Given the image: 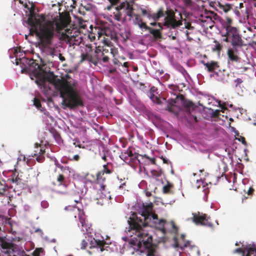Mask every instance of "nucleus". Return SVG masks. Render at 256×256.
<instances>
[{
	"label": "nucleus",
	"instance_id": "f257e3e1",
	"mask_svg": "<svg viewBox=\"0 0 256 256\" xmlns=\"http://www.w3.org/2000/svg\"><path fill=\"white\" fill-rule=\"evenodd\" d=\"M140 212V217L134 212H130L126 216L128 227L126 228V236L122 237V239L130 242L124 244V248H128L127 250L131 254L135 252H142L140 249L142 246L146 248L151 246L152 235L149 232L148 226L164 230L166 222L159 220L157 215L153 212L152 202L146 204L142 203Z\"/></svg>",
	"mask_w": 256,
	"mask_h": 256
},
{
	"label": "nucleus",
	"instance_id": "f03ea898",
	"mask_svg": "<svg viewBox=\"0 0 256 256\" xmlns=\"http://www.w3.org/2000/svg\"><path fill=\"white\" fill-rule=\"evenodd\" d=\"M30 27V34H34L38 42L36 46L40 48L44 56H56V50L52 46L53 39L56 36H68L70 30L66 28L65 20L56 16H44L42 14L31 16L28 19Z\"/></svg>",
	"mask_w": 256,
	"mask_h": 256
},
{
	"label": "nucleus",
	"instance_id": "7ed1b4c3",
	"mask_svg": "<svg viewBox=\"0 0 256 256\" xmlns=\"http://www.w3.org/2000/svg\"><path fill=\"white\" fill-rule=\"evenodd\" d=\"M78 82L75 80L68 76L63 82H60L56 86L62 98V104L70 108H74L84 106L77 90Z\"/></svg>",
	"mask_w": 256,
	"mask_h": 256
},
{
	"label": "nucleus",
	"instance_id": "20e7f679",
	"mask_svg": "<svg viewBox=\"0 0 256 256\" xmlns=\"http://www.w3.org/2000/svg\"><path fill=\"white\" fill-rule=\"evenodd\" d=\"M149 20L150 24L154 26H158L159 31L163 28L175 29L180 24L173 16L172 14L164 11L162 8H160L156 12H152L150 15Z\"/></svg>",
	"mask_w": 256,
	"mask_h": 256
},
{
	"label": "nucleus",
	"instance_id": "39448f33",
	"mask_svg": "<svg viewBox=\"0 0 256 256\" xmlns=\"http://www.w3.org/2000/svg\"><path fill=\"white\" fill-rule=\"evenodd\" d=\"M120 10H124L126 15L129 17L130 20H132L134 24L137 26L142 32H148L152 34L155 38H160L161 34L158 30H155L148 26L145 22L142 21V18L138 14H134L132 4L126 1L120 2L118 8Z\"/></svg>",
	"mask_w": 256,
	"mask_h": 256
},
{
	"label": "nucleus",
	"instance_id": "423d86ee",
	"mask_svg": "<svg viewBox=\"0 0 256 256\" xmlns=\"http://www.w3.org/2000/svg\"><path fill=\"white\" fill-rule=\"evenodd\" d=\"M222 34L224 37L223 41L230 42L232 46L238 48L244 46V42L236 27L232 26L230 24H226L224 26Z\"/></svg>",
	"mask_w": 256,
	"mask_h": 256
},
{
	"label": "nucleus",
	"instance_id": "0eeeda50",
	"mask_svg": "<svg viewBox=\"0 0 256 256\" xmlns=\"http://www.w3.org/2000/svg\"><path fill=\"white\" fill-rule=\"evenodd\" d=\"M0 250L7 256H40L42 248H37L31 254H27L24 250H18L16 246L12 243L2 242Z\"/></svg>",
	"mask_w": 256,
	"mask_h": 256
},
{
	"label": "nucleus",
	"instance_id": "6e6552de",
	"mask_svg": "<svg viewBox=\"0 0 256 256\" xmlns=\"http://www.w3.org/2000/svg\"><path fill=\"white\" fill-rule=\"evenodd\" d=\"M202 63L204 66V70L210 73V78L219 82L224 81L225 76L223 72L219 70V66L216 62L211 60L205 62L202 60Z\"/></svg>",
	"mask_w": 256,
	"mask_h": 256
},
{
	"label": "nucleus",
	"instance_id": "1a4fd4ad",
	"mask_svg": "<svg viewBox=\"0 0 256 256\" xmlns=\"http://www.w3.org/2000/svg\"><path fill=\"white\" fill-rule=\"evenodd\" d=\"M242 47L236 48L232 46L228 50L227 54L228 58V60L232 62H235L236 67L238 69H241V72L246 71L248 68L246 65L248 63L247 61L242 60L238 57V54L241 50Z\"/></svg>",
	"mask_w": 256,
	"mask_h": 256
},
{
	"label": "nucleus",
	"instance_id": "9d476101",
	"mask_svg": "<svg viewBox=\"0 0 256 256\" xmlns=\"http://www.w3.org/2000/svg\"><path fill=\"white\" fill-rule=\"evenodd\" d=\"M12 52H14L15 54H16L15 56L16 65L20 64L22 63H24V61L26 62H28V66L30 67V70L33 72L35 76L39 74L40 72L43 70L40 65H39L38 63H36L33 60H28L24 59L23 58H18V54L16 49L12 50Z\"/></svg>",
	"mask_w": 256,
	"mask_h": 256
},
{
	"label": "nucleus",
	"instance_id": "9b49d317",
	"mask_svg": "<svg viewBox=\"0 0 256 256\" xmlns=\"http://www.w3.org/2000/svg\"><path fill=\"white\" fill-rule=\"evenodd\" d=\"M166 90L168 92V101L170 104H174L179 99L182 101L183 98L180 96V89L177 85L169 84Z\"/></svg>",
	"mask_w": 256,
	"mask_h": 256
},
{
	"label": "nucleus",
	"instance_id": "f8f14e48",
	"mask_svg": "<svg viewBox=\"0 0 256 256\" xmlns=\"http://www.w3.org/2000/svg\"><path fill=\"white\" fill-rule=\"evenodd\" d=\"M72 209L74 211L78 212V216L80 224H81L82 230L84 231L83 228L84 226L86 230H88L90 228V226L88 224V222L86 219V216L83 210H81L79 208L72 207L70 206H66L64 208V210H72Z\"/></svg>",
	"mask_w": 256,
	"mask_h": 256
},
{
	"label": "nucleus",
	"instance_id": "ddd939ff",
	"mask_svg": "<svg viewBox=\"0 0 256 256\" xmlns=\"http://www.w3.org/2000/svg\"><path fill=\"white\" fill-rule=\"evenodd\" d=\"M243 248H236L234 252L242 254L243 256H256V245L254 244L246 246L242 244Z\"/></svg>",
	"mask_w": 256,
	"mask_h": 256
},
{
	"label": "nucleus",
	"instance_id": "4468645a",
	"mask_svg": "<svg viewBox=\"0 0 256 256\" xmlns=\"http://www.w3.org/2000/svg\"><path fill=\"white\" fill-rule=\"evenodd\" d=\"M193 215V222L196 225H202L206 226H212V224L208 220L209 217L206 214H192Z\"/></svg>",
	"mask_w": 256,
	"mask_h": 256
},
{
	"label": "nucleus",
	"instance_id": "2eb2a0df",
	"mask_svg": "<svg viewBox=\"0 0 256 256\" xmlns=\"http://www.w3.org/2000/svg\"><path fill=\"white\" fill-rule=\"evenodd\" d=\"M213 105L218 106L220 107L221 108L220 111H222V112H224V111L227 110V106H229L231 108H234V106L232 104H226V102H223V104H221V101L218 100H216L215 102L212 104ZM212 110V115L214 116H218L220 114V110Z\"/></svg>",
	"mask_w": 256,
	"mask_h": 256
},
{
	"label": "nucleus",
	"instance_id": "dca6fc26",
	"mask_svg": "<svg viewBox=\"0 0 256 256\" xmlns=\"http://www.w3.org/2000/svg\"><path fill=\"white\" fill-rule=\"evenodd\" d=\"M100 186V190L98 192L96 197V199L102 200L104 201L108 202L109 200L111 198L109 192L105 194L104 188L105 186L102 184Z\"/></svg>",
	"mask_w": 256,
	"mask_h": 256
},
{
	"label": "nucleus",
	"instance_id": "f3484780",
	"mask_svg": "<svg viewBox=\"0 0 256 256\" xmlns=\"http://www.w3.org/2000/svg\"><path fill=\"white\" fill-rule=\"evenodd\" d=\"M12 6L13 8L18 10L21 8L24 9V10L26 8L28 10H30V12L31 13V10H30V8L28 6V5L26 2H24L22 0H14V2H12Z\"/></svg>",
	"mask_w": 256,
	"mask_h": 256
},
{
	"label": "nucleus",
	"instance_id": "a211bd4d",
	"mask_svg": "<svg viewBox=\"0 0 256 256\" xmlns=\"http://www.w3.org/2000/svg\"><path fill=\"white\" fill-rule=\"evenodd\" d=\"M184 238H185V234H182L181 235V238L184 244H181L180 242H179L176 238H174V246L176 248H180V250H183L185 248L188 247L190 245V242L186 241L184 242Z\"/></svg>",
	"mask_w": 256,
	"mask_h": 256
},
{
	"label": "nucleus",
	"instance_id": "6ab92c4d",
	"mask_svg": "<svg viewBox=\"0 0 256 256\" xmlns=\"http://www.w3.org/2000/svg\"><path fill=\"white\" fill-rule=\"evenodd\" d=\"M133 156L132 152L131 150H127L124 152H122L120 156L122 160L126 162H130Z\"/></svg>",
	"mask_w": 256,
	"mask_h": 256
},
{
	"label": "nucleus",
	"instance_id": "aec40b11",
	"mask_svg": "<svg viewBox=\"0 0 256 256\" xmlns=\"http://www.w3.org/2000/svg\"><path fill=\"white\" fill-rule=\"evenodd\" d=\"M34 105L41 112H44V114L46 116L50 117V118H52V117L51 116H49V112L46 110L42 106V104H40V100L36 98H34Z\"/></svg>",
	"mask_w": 256,
	"mask_h": 256
},
{
	"label": "nucleus",
	"instance_id": "412c9836",
	"mask_svg": "<svg viewBox=\"0 0 256 256\" xmlns=\"http://www.w3.org/2000/svg\"><path fill=\"white\" fill-rule=\"evenodd\" d=\"M114 64H117L120 67V70L124 74H126L128 72V62H126L122 64L120 62L118 61L114 62Z\"/></svg>",
	"mask_w": 256,
	"mask_h": 256
},
{
	"label": "nucleus",
	"instance_id": "4be33fe9",
	"mask_svg": "<svg viewBox=\"0 0 256 256\" xmlns=\"http://www.w3.org/2000/svg\"><path fill=\"white\" fill-rule=\"evenodd\" d=\"M35 150H34V155L37 156L39 154H44L45 152L44 146L38 145V144H35Z\"/></svg>",
	"mask_w": 256,
	"mask_h": 256
},
{
	"label": "nucleus",
	"instance_id": "5701e85b",
	"mask_svg": "<svg viewBox=\"0 0 256 256\" xmlns=\"http://www.w3.org/2000/svg\"><path fill=\"white\" fill-rule=\"evenodd\" d=\"M174 68L176 70L181 73L185 78H186V76H188L186 70L180 64H176L174 66Z\"/></svg>",
	"mask_w": 256,
	"mask_h": 256
},
{
	"label": "nucleus",
	"instance_id": "b1692460",
	"mask_svg": "<svg viewBox=\"0 0 256 256\" xmlns=\"http://www.w3.org/2000/svg\"><path fill=\"white\" fill-rule=\"evenodd\" d=\"M148 96L150 98V100L154 103L159 104L161 102V100L160 98H159L158 94H156L154 93L151 94H148Z\"/></svg>",
	"mask_w": 256,
	"mask_h": 256
},
{
	"label": "nucleus",
	"instance_id": "393cba45",
	"mask_svg": "<svg viewBox=\"0 0 256 256\" xmlns=\"http://www.w3.org/2000/svg\"><path fill=\"white\" fill-rule=\"evenodd\" d=\"M201 185L202 186V188H204V190H206L207 188H206V185H208V184L206 183H204V181L202 180V179H200V180L197 179L196 180V182L194 186L197 188H200Z\"/></svg>",
	"mask_w": 256,
	"mask_h": 256
},
{
	"label": "nucleus",
	"instance_id": "a878e982",
	"mask_svg": "<svg viewBox=\"0 0 256 256\" xmlns=\"http://www.w3.org/2000/svg\"><path fill=\"white\" fill-rule=\"evenodd\" d=\"M248 18L249 16L247 14L245 17L240 18L239 20V22L240 23L242 24L245 27H247V25H250V22H248Z\"/></svg>",
	"mask_w": 256,
	"mask_h": 256
},
{
	"label": "nucleus",
	"instance_id": "bb28decb",
	"mask_svg": "<svg viewBox=\"0 0 256 256\" xmlns=\"http://www.w3.org/2000/svg\"><path fill=\"white\" fill-rule=\"evenodd\" d=\"M52 159L54 160L56 166L57 168H60L62 171L64 172L66 170H68V167L64 166L62 165H61L60 164H59L58 160H56V158H52Z\"/></svg>",
	"mask_w": 256,
	"mask_h": 256
},
{
	"label": "nucleus",
	"instance_id": "cd10ccee",
	"mask_svg": "<svg viewBox=\"0 0 256 256\" xmlns=\"http://www.w3.org/2000/svg\"><path fill=\"white\" fill-rule=\"evenodd\" d=\"M173 186L170 184H168L167 185L163 187V192L164 194H168L172 192V188Z\"/></svg>",
	"mask_w": 256,
	"mask_h": 256
},
{
	"label": "nucleus",
	"instance_id": "c85d7f7f",
	"mask_svg": "<svg viewBox=\"0 0 256 256\" xmlns=\"http://www.w3.org/2000/svg\"><path fill=\"white\" fill-rule=\"evenodd\" d=\"M64 179V177L62 174H60L58 176L57 178V181L58 182V186H62L64 188H66V186L64 184H62V180Z\"/></svg>",
	"mask_w": 256,
	"mask_h": 256
},
{
	"label": "nucleus",
	"instance_id": "c756f323",
	"mask_svg": "<svg viewBox=\"0 0 256 256\" xmlns=\"http://www.w3.org/2000/svg\"><path fill=\"white\" fill-rule=\"evenodd\" d=\"M81 58L80 62H82L86 60L91 62L92 57L87 54H82L81 55Z\"/></svg>",
	"mask_w": 256,
	"mask_h": 256
},
{
	"label": "nucleus",
	"instance_id": "7c9ffc66",
	"mask_svg": "<svg viewBox=\"0 0 256 256\" xmlns=\"http://www.w3.org/2000/svg\"><path fill=\"white\" fill-rule=\"evenodd\" d=\"M6 186L5 185L4 182L3 183L0 182V195L2 196L4 194V192L6 190Z\"/></svg>",
	"mask_w": 256,
	"mask_h": 256
},
{
	"label": "nucleus",
	"instance_id": "2f4dec72",
	"mask_svg": "<svg viewBox=\"0 0 256 256\" xmlns=\"http://www.w3.org/2000/svg\"><path fill=\"white\" fill-rule=\"evenodd\" d=\"M104 174H102V173L100 172L97 175V181L98 183L100 184V185L102 184L101 182H103L105 180V178L104 176Z\"/></svg>",
	"mask_w": 256,
	"mask_h": 256
},
{
	"label": "nucleus",
	"instance_id": "473e14b6",
	"mask_svg": "<svg viewBox=\"0 0 256 256\" xmlns=\"http://www.w3.org/2000/svg\"><path fill=\"white\" fill-rule=\"evenodd\" d=\"M142 13L144 16H146L148 20H149L150 16H149L150 15H151L152 11L146 10L144 8H141L140 9Z\"/></svg>",
	"mask_w": 256,
	"mask_h": 256
},
{
	"label": "nucleus",
	"instance_id": "72a5a7b5",
	"mask_svg": "<svg viewBox=\"0 0 256 256\" xmlns=\"http://www.w3.org/2000/svg\"><path fill=\"white\" fill-rule=\"evenodd\" d=\"M100 36V34L98 32L96 34L92 33L88 35V37L91 41H94L95 40H96V37L98 38V39H99Z\"/></svg>",
	"mask_w": 256,
	"mask_h": 256
},
{
	"label": "nucleus",
	"instance_id": "f704fd0d",
	"mask_svg": "<svg viewBox=\"0 0 256 256\" xmlns=\"http://www.w3.org/2000/svg\"><path fill=\"white\" fill-rule=\"evenodd\" d=\"M108 163L107 164L104 165L103 170L101 172L102 173V174H110L112 173V171L108 167Z\"/></svg>",
	"mask_w": 256,
	"mask_h": 256
},
{
	"label": "nucleus",
	"instance_id": "c9c22d12",
	"mask_svg": "<svg viewBox=\"0 0 256 256\" xmlns=\"http://www.w3.org/2000/svg\"><path fill=\"white\" fill-rule=\"evenodd\" d=\"M220 8L224 12H228L230 9L231 6L230 4L222 5L220 4Z\"/></svg>",
	"mask_w": 256,
	"mask_h": 256
},
{
	"label": "nucleus",
	"instance_id": "e433bc0d",
	"mask_svg": "<svg viewBox=\"0 0 256 256\" xmlns=\"http://www.w3.org/2000/svg\"><path fill=\"white\" fill-rule=\"evenodd\" d=\"M36 156V160L39 162H43L44 160V156H43V154H39Z\"/></svg>",
	"mask_w": 256,
	"mask_h": 256
},
{
	"label": "nucleus",
	"instance_id": "4c0bfd02",
	"mask_svg": "<svg viewBox=\"0 0 256 256\" xmlns=\"http://www.w3.org/2000/svg\"><path fill=\"white\" fill-rule=\"evenodd\" d=\"M89 242L88 240V236H86V240H82V248H84L88 244Z\"/></svg>",
	"mask_w": 256,
	"mask_h": 256
},
{
	"label": "nucleus",
	"instance_id": "58836bf2",
	"mask_svg": "<svg viewBox=\"0 0 256 256\" xmlns=\"http://www.w3.org/2000/svg\"><path fill=\"white\" fill-rule=\"evenodd\" d=\"M41 207L43 208H46L48 207V202L46 200H42L40 203Z\"/></svg>",
	"mask_w": 256,
	"mask_h": 256
},
{
	"label": "nucleus",
	"instance_id": "ea45409f",
	"mask_svg": "<svg viewBox=\"0 0 256 256\" xmlns=\"http://www.w3.org/2000/svg\"><path fill=\"white\" fill-rule=\"evenodd\" d=\"M96 204H99L100 206H102L104 204L108 202H107L104 201L102 200H100V198L99 199L96 198Z\"/></svg>",
	"mask_w": 256,
	"mask_h": 256
},
{
	"label": "nucleus",
	"instance_id": "a19ab883",
	"mask_svg": "<svg viewBox=\"0 0 256 256\" xmlns=\"http://www.w3.org/2000/svg\"><path fill=\"white\" fill-rule=\"evenodd\" d=\"M157 90H157V88L156 87L152 86V87L150 88L148 94H152V93H154V94H158V92H156Z\"/></svg>",
	"mask_w": 256,
	"mask_h": 256
},
{
	"label": "nucleus",
	"instance_id": "79ce46f5",
	"mask_svg": "<svg viewBox=\"0 0 256 256\" xmlns=\"http://www.w3.org/2000/svg\"><path fill=\"white\" fill-rule=\"evenodd\" d=\"M80 158V156L78 154L74 155L72 158H69V159L71 160L78 161Z\"/></svg>",
	"mask_w": 256,
	"mask_h": 256
},
{
	"label": "nucleus",
	"instance_id": "37998d69",
	"mask_svg": "<svg viewBox=\"0 0 256 256\" xmlns=\"http://www.w3.org/2000/svg\"><path fill=\"white\" fill-rule=\"evenodd\" d=\"M11 180L12 181V182H14L18 184V181L20 180V178H18L17 177L14 178V176H13L11 178Z\"/></svg>",
	"mask_w": 256,
	"mask_h": 256
},
{
	"label": "nucleus",
	"instance_id": "c03bdc74",
	"mask_svg": "<svg viewBox=\"0 0 256 256\" xmlns=\"http://www.w3.org/2000/svg\"><path fill=\"white\" fill-rule=\"evenodd\" d=\"M23 208L25 212H29L30 210V207L28 204H24Z\"/></svg>",
	"mask_w": 256,
	"mask_h": 256
},
{
	"label": "nucleus",
	"instance_id": "a18cd8bd",
	"mask_svg": "<svg viewBox=\"0 0 256 256\" xmlns=\"http://www.w3.org/2000/svg\"><path fill=\"white\" fill-rule=\"evenodd\" d=\"M92 180H90L88 179H86L84 182L85 184L90 186L92 184Z\"/></svg>",
	"mask_w": 256,
	"mask_h": 256
},
{
	"label": "nucleus",
	"instance_id": "49530a36",
	"mask_svg": "<svg viewBox=\"0 0 256 256\" xmlns=\"http://www.w3.org/2000/svg\"><path fill=\"white\" fill-rule=\"evenodd\" d=\"M234 82L236 83V86H238V84H240L242 80L240 78H236L234 80Z\"/></svg>",
	"mask_w": 256,
	"mask_h": 256
},
{
	"label": "nucleus",
	"instance_id": "de8ad7c7",
	"mask_svg": "<svg viewBox=\"0 0 256 256\" xmlns=\"http://www.w3.org/2000/svg\"><path fill=\"white\" fill-rule=\"evenodd\" d=\"M152 173L154 176H159L161 174L160 172H157L156 170L152 171Z\"/></svg>",
	"mask_w": 256,
	"mask_h": 256
},
{
	"label": "nucleus",
	"instance_id": "09e8293b",
	"mask_svg": "<svg viewBox=\"0 0 256 256\" xmlns=\"http://www.w3.org/2000/svg\"><path fill=\"white\" fill-rule=\"evenodd\" d=\"M54 191L57 194H66L68 193L66 191H60V190H55Z\"/></svg>",
	"mask_w": 256,
	"mask_h": 256
},
{
	"label": "nucleus",
	"instance_id": "8fccbe9b",
	"mask_svg": "<svg viewBox=\"0 0 256 256\" xmlns=\"http://www.w3.org/2000/svg\"><path fill=\"white\" fill-rule=\"evenodd\" d=\"M240 141H241L242 144H243L244 145H246V142L245 140V139L244 137H241L240 138L238 139Z\"/></svg>",
	"mask_w": 256,
	"mask_h": 256
},
{
	"label": "nucleus",
	"instance_id": "3c124183",
	"mask_svg": "<svg viewBox=\"0 0 256 256\" xmlns=\"http://www.w3.org/2000/svg\"><path fill=\"white\" fill-rule=\"evenodd\" d=\"M108 57L107 56H104L103 58H102V62H107L108 60Z\"/></svg>",
	"mask_w": 256,
	"mask_h": 256
},
{
	"label": "nucleus",
	"instance_id": "603ef678",
	"mask_svg": "<svg viewBox=\"0 0 256 256\" xmlns=\"http://www.w3.org/2000/svg\"><path fill=\"white\" fill-rule=\"evenodd\" d=\"M58 58H59V60L61 61V62H64L65 60V58L63 56H62V55L60 54H59V56H58Z\"/></svg>",
	"mask_w": 256,
	"mask_h": 256
},
{
	"label": "nucleus",
	"instance_id": "864d4df0",
	"mask_svg": "<svg viewBox=\"0 0 256 256\" xmlns=\"http://www.w3.org/2000/svg\"><path fill=\"white\" fill-rule=\"evenodd\" d=\"M253 191H254V189L252 187H250L248 188V194L249 195L251 194Z\"/></svg>",
	"mask_w": 256,
	"mask_h": 256
},
{
	"label": "nucleus",
	"instance_id": "5fc2aeb1",
	"mask_svg": "<svg viewBox=\"0 0 256 256\" xmlns=\"http://www.w3.org/2000/svg\"><path fill=\"white\" fill-rule=\"evenodd\" d=\"M146 196L149 197V196H150L152 195V194L151 192H148V191H146Z\"/></svg>",
	"mask_w": 256,
	"mask_h": 256
},
{
	"label": "nucleus",
	"instance_id": "6e6d98bb",
	"mask_svg": "<svg viewBox=\"0 0 256 256\" xmlns=\"http://www.w3.org/2000/svg\"><path fill=\"white\" fill-rule=\"evenodd\" d=\"M246 28L249 31L251 32L252 30V28L250 26V25H247V27H246Z\"/></svg>",
	"mask_w": 256,
	"mask_h": 256
},
{
	"label": "nucleus",
	"instance_id": "4d7b16f0",
	"mask_svg": "<svg viewBox=\"0 0 256 256\" xmlns=\"http://www.w3.org/2000/svg\"><path fill=\"white\" fill-rule=\"evenodd\" d=\"M35 232H41L42 234H43L42 230L40 228H37Z\"/></svg>",
	"mask_w": 256,
	"mask_h": 256
},
{
	"label": "nucleus",
	"instance_id": "13d9d810",
	"mask_svg": "<svg viewBox=\"0 0 256 256\" xmlns=\"http://www.w3.org/2000/svg\"><path fill=\"white\" fill-rule=\"evenodd\" d=\"M116 20L118 21H120L121 20V18L120 16H116Z\"/></svg>",
	"mask_w": 256,
	"mask_h": 256
},
{
	"label": "nucleus",
	"instance_id": "bf43d9fd",
	"mask_svg": "<svg viewBox=\"0 0 256 256\" xmlns=\"http://www.w3.org/2000/svg\"><path fill=\"white\" fill-rule=\"evenodd\" d=\"M102 158L105 161H106V156H102Z\"/></svg>",
	"mask_w": 256,
	"mask_h": 256
},
{
	"label": "nucleus",
	"instance_id": "052dcab7",
	"mask_svg": "<svg viewBox=\"0 0 256 256\" xmlns=\"http://www.w3.org/2000/svg\"><path fill=\"white\" fill-rule=\"evenodd\" d=\"M234 133L236 134V136H238V134H239L237 130H234Z\"/></svg>",
	"mask_w": 256,
	"mask_h": 256
},
{
	"label": "nucleus",
	"instance_id": "680f3d73",
	"mask_svg": "<svg viewBox=\"0 0 256 256\" xmlns=\"http://www.w3.org/2000/svg\"><path fill=\"white\" fill-rule=\"evenodd\" d=\"M51 242H56V240L55 238H53Z\"/></svg>",
	"mask_w": 256,
	"mask_h": 256
},
{
	"label": "nucleus",
	"instance_id": "e2e57ef3",
	"mask_svg": "<svg viewBox=\"0 0 256 256\" xmlns=\"http://www.w3.org/2000/svg\"><path fill=\"white\" fill-rule=\"evenodd\" d=\"M158 72H159V73H160V74H161L163 73V71H162V70L160 71V70H159L158 71Z\"/></svg>",
	"mask_w": 256,
	"mask_h": 256
},
{
	"label": "nucleus",
	"instance_id": "0e129e2a",
	"mask_svg": "<svg viewBox=\"0 0 256 256\" xmlns=\"http://www.w3.org/2000/svg\"><path fill=\"white\" fill-rule=\"evenodd\" d=\"M243 110V109L242 108H240V112L241 114L242 113V111Z\"/></svg>",
	"mask_w": 256,
	"mask_h": 256
},
{
	"label": "nucleus",
	"instance_id": "69168bd1",
	"mask_svg": "<svg viewBox=\"0 0 256 256\" xmlns=\"http://www.w3.org/2000/svg\"><path fill=\"white\" fill-rule=\"evenodd\" d=\"M138 70V68H134V71H136Z\"/></svg>",
	"mask_w": 256,
	"mask_h": 256
},
{
	"label": "nucleus",
	"instance_id": "338daca9",
	"mask_svg": "<svg viewBox=\"0 0 256 256\" xmlns=\"http://www.w3.org/2000/svg\"><path fill=\"white\" fill-rule=\"evenodd\" d=\"M246 180H242V182H243L244 184H245V181H246Z\"/></svg>",
	"mask_w": 256,
	"mask_h": 256
},
{
	"label": "nucleus",
	"instance_id": "774afa93",
	"mask_svg": "<svg viewBox=\"0 0 256 256\" xmlns=\"http://www.w3.org/2000/svg\"><path fill=\"white\" fill-rule=\"evenodd\" d=\"M22 158H23V159H24V160H25V156H22Z\"/></svg>",
	"mask_w": 256,
	"mask_h": 256
}]
</instances>
